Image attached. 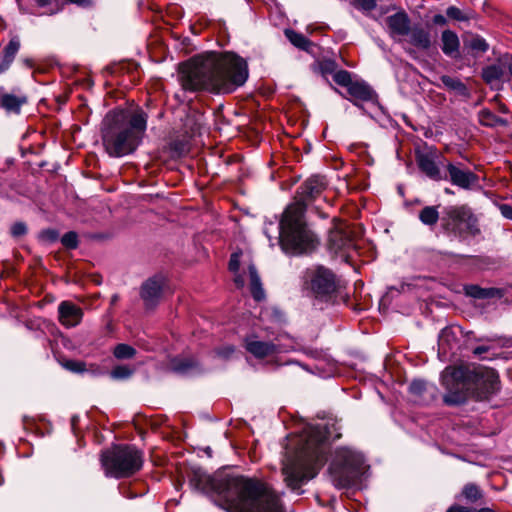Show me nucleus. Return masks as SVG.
<instances>
[{
  "mask_svg": "<svg viewBox=\"0 0 512 512\" xmlns=\"http://www.w3.org/2000/svg\"><path fill=\"white\" fill-rule=\"evenodd\" d=\"M190 486L210 494L227 512H283L278 495L264 482L243 475L211 477L201 468L189 475Z\"/></svg>",
  "mask_w": 512,
  "mask_h": 512,
  "instance_id": "nucleus-1",
  "label": "nucleus"
},
{
  "mask_svg": "<svg viewBox=\"0 0 512 512\" xmlns=\"http://www.w3.org/2000/svg\"><path fill=\"white\" fill-rule=\"evenodd\" d=\"M248 76V64L239 55L233 52L211 53L183 65L179 81L185 91L228 94L243 86Z\"/></svg>",
  "mask_w": 512,
  "mask_h": 512,
  "instance_id": "nucleus-2",
  "label": "nucleus"
},
{
  "mask_svg": "<svg viewBox=\"0 0 512 512\" xmlns=\"http://www.w3.org/2000/svg\"><path fill=\"white\" fill-rule=\"evenodd\" d=\"M337 423L308 424L295 436L296 451L283 461L282 474L286 485L298 491L314 478L325 462V446L341 437Z\"/></svg>",
  "mask_w": 512,
  "mask_h": 512,
  "instance_id": "nucleus-3",
  "label": "nucleus"
},
{
  "mask_svg": "<svg viewBox=\"0 0 512 512\" xmlns=\"http://www.w3.org/2000/svg\"><path fill=\"white\" fill-rule=\"evenodd\" d=\"M441 384L446 390L443 401L450 406L463 404L468 396L490 400L500 390L498 373L485 366H448L441 373Z\"/></svg>",
  "mask_w": 512,
  "mask_h": 512,
  "instance_id": "nucleus-4",
  "label": "nucleus"
},
{
  "mask_svg": "<svg viewBox=\"0 0 512 512\" xmlns=\"http://www.w3.org/2000/svg\"><path fill=\"white\" fill-rule=\"evenodd\" d=\"M147 128V114L143 110H113L102 122V142L111 157L133 153L140 145Z\"/></svg>",
  "mask_w": 512,
  "mask_h": 512,
  "instance_id": "nucleus-5",
  "label": "nucleus"
},
{
  "mask_svg": "<svg viewBox=\"0 0 512 512\" xmlns=\"http://www.w3.org/2000/svg\"><path fill=\"white\" fill-rule=\"evenodd\" d=\"M305 210V204L298 201L289 205L283 213L279 224V242L286 253H306L318 243L316 235L306 225Z\"/></svg>",
  "mask_w": 512,
  "mask_h": 512,
  "instance_id": "nucleus-6",
  "label": "nucleus"
},
{
  "mask_svg": "<svg viewBox=\"0 0 512 512\" xmlns=\"http://www.w3.org/2000/svg\"><path fill=\"white\" fill-rule=\"evenodd\" d=\"M303 291L316 310H325L336 304L339 296V280L332 270L318 265L303 273Z\"/></svg>",
  "mask_w": 512,
  "mask_h": 512,
  "instance_id": "nucleus-7",
  "label": "nucleus"
},
{
  "mask_svg": "<svg viewBox=\"0 0 512 512\" xmlns=\"http://www.w3.org/2000/svg\"><path fill=\"white\" fill-rule=\"evenodd\" d=\"M365 471V459L361 452L346 446L335 449L329 465L335 487L341 489L358 484Z\"/></svg>",
  "mask_w": 512,
  "mask_h": 512,
  "instance_id": "nucleus-8",
  "label": "nucleus"
},
{
  "mask_svg": "<svg viewBox=\"0 0 512 512\" xmlns=\"http://www.w3.org/2000/svg\"><path fill=\"white\" fill-rule=\"evenodd\" d=\"M106 477L121 479L137 473L143 466V453L133 445H114L101 454Z\"/></svg>",
  "mask_w": 512,
  "mask_h": 512,
  "instance_id": "nucleus-9",
  "label": "nucleus"
},
{
  "mask_svg": "<svg viewBox=\"0 0 512 512\" xmlns=\"http://www.w3.org/2000/svg\"><path fill=\"white\" fill-rule=\"evenodd\" d=\"M442 221L447 229L458 236H476L480 233L478 220L467 205L447 207Z\"/></svg>",
  "mask_w": 512,
  "mask_h": 512,
  "instance_id": "nucleus-10",
  "label": "nucleus"
},
{
  "mask_svg": "<svg viewBox=\"0 0 512 512\" xmlns=\"http://www.w3.org/2000/svg\"><path fill=\"white\" fill-rule=\"evenodd\" d=\"M328 248L334 254H341L346 259L352 258L357 245L348 225L338 222L329 232Z\"/></svg>",
  "mask_w": 512,
  "mask_h": 512,
  "instance_id": "nucleus-11",
  "label": "nucleus"
},
{
  "mask_svg": "<svg viewBox=\"0 0 512 512\" xmlns=\"http://www.w3.org/2000/svg\"><path fill=\"white\" fill-rule=\"evenodd\" d=\"M417 165L419 169L430 179L434 181L447 180V174L441 171V166L445 167L446 163L442 160V156L435 149L428 150L417 154Z\"/></svg>",
  "mask_w": 512,
  "mask_h": 512,
  "instance_id": "nucleus-12",
  "label": "nucleus"
},
{
  "mask_svg": "<svg viewBox=\"0 0 512 512\" xmlns=\"http://www.w3.org/2000/svg\"><path fill=\"white\" fill-rule=\"evenodd\" d=\"M445 168L447 180L461 189L470 190L479 182V177L461 162H446Z\"/></svg>",
  "mask_w": 512,
  "mask_h": 512,
  "instance_id": "nucleus-13",
  "label": "nucleus"
},
{
  "mask_svg": "<svg viewBox=\"0 0 512 512\" xmlns=\"http://www.w3.org/2000/svg\"><path fill=\"white\" fill-rule=\"evenodd\" d=\"M164 285L165 278L161 275H155L143 283L141 298L147 308H153L159 303Z\"/></svg>",
  "mask_w": 512,
  "mask_h": 512,
  "instance_id": "nucleus-14",
  "label": "nucleus"
},
{
  "mask_svg": "<svg viewBox=\"0 0 512 512\" xmlns=\"http://www.w3.org/2000/svg\"><path fill=\"white\" fill-rule=\"evenodd\" d=\"M245 349L258 359L274 356L282 352L279 345L271 341H262L255 335L245 338Z\"/></svg>",
  "mask_w": 512,
  "mask_h": 512,
  "instance_id": "nucleus-15",
  "label": "nucleus"
},
{
  "mask_svg": "<svg viewBox=\"0 0 512 512\" xmlns=\"http://www.w3.org/2000/svg\"><path fill=\"white\" fill-rule=\"evenodd\" d=\"M83 318V310L70 301H62L58 305V320L66 328L78 326Z\"/></svg>",
  "mask_w": 512,
  "mask_h": 512,
  "instance_id": "nucleus-16",
  "label": "nucleus"
},
{
  "mask_svg": "<svg viewBox=\"0 0 512 512\" xmlns=\"http://www.w3.org/2000/svg\"><path fill=\"white\" fill-rule=\"evenodd\" d=\"M347 92L351 96L353 104L359 108H362L360 102H373L376 99L374 90L363 81H353Z\"/></svg>",
  "mask_w": 512,
  "mask_h": 512,
  "instance_id": "nucleus-17",
  "label": "nucleus"
},
{
  "mask_svg": "<svg viewBox=\"0 0 512 512\" xmlns=\"http://www.w3.org/2000/svg\"><path fill=\"white\" fill-rule=\"evenodd\" d=\"M391 36H406L410 31V18L404 11L397 12L386 18Z\"/></svg>",
  "mask_w": 512,
  "mask_h": 512,
  "instance_id": "nucleus-18",
  "label": "nucleus"
},
{
  "mask_svg": "<svg viewBox=\"0 0 512 512\" xmlns=\"http://www.w3.org/2000/svg\"><path fill=\"white\" fill-rule=\"evenodd\" d=\"M441 50L451 58H457L460 51V40L458 35L450 30H444L441 33Z\"/></svg>",
  "mask_w": 512,
  "mask_h": 512,
  "instance_id": "nucleus-19",
  "label": "nucleus"
},
{
  "mask_svg": "<svg viewBox=\"0 0 512 512\" xmlns=\"http://www.w3.org/2000/svg\"><path fill=\"white\" fill-rule=\"evenodd\" d=\"M27 102L26 95L3 92L0 93V105L9 113L18 114L21 106Z\"/></svg>",
  "mask_w": 512,
  "mask_h": 512,
  "instance_id": "nucleus-20",
  "label": "nucleus"
},
{
  "mask_svg": "<svg viewBox=\"0 0 512 512\" xmlns=\"http://www.w3.org/2000/svg\"><path fill=\"white\" fill-rule=\"evenodd\" d=\"M409 42L422 50H428L431 47L432 40L430 33L422 27L416 26L409 31Z\"/></svg>",
  "mask_w": 512,
  "mask_h": 512,
  "instance_id": "nucleus-21",
  "label": "nucleus"
},
{
  "mask_svg": "<svg viewBox=\"0 0 512 512\" xmlns=\"http://www.w3.org/2000/svg\"><path fill=\"white\" fill-rule=\"evenodd\" d=\"M249 278H250V290L253 298L256 301H261L265 298V292L262 288L261 279L258 275L256 267L253 264L248 266Z\"/></svg>",
  "mask_w": 512,
  "mask_h": 512,
  "instance_id": "nucleus-22",
  "label": "nucleus"
},
{
  "mask_svg": "<svg viewBox=\"0 0 512 512\" xmlns=\"http://www.w3.org/2000/svg\"><path fill=\"white\" fill-rule=\"evenodd\" d=\"M482 75L487 83L499 81L505 76V64L501 60L499 64L487 66L483 69Z\"/></svg>",
  "mask_w": 512,
  "mask_h": 512,
  "instance_id": "nucleus-23",
  "label": "nucleus"
},
{
  "mask_svg": "<svg viewBox=\"0 0 512 512\" xmlns=\"http://www.w3.org/2000/svg\"><path fill=\"white\" fill-rule=\"evenodd\" d=\"M323 182L317 177L309 178L301 186L302 194L305 198H313L318 195L323 189Z\"/></svg>",
  "mask_w": 512,
  "mask_h": 512,
  "instance_id": "nucleus-24",
  "label": "nucleus"
},
{
  "mask_svg": "<svg viewBox=\"0 0 512 512\" xmlns=\"http://www.w3.org/2000/svg\"><path fill=\"white\" fill-rule=\"evenodd\" d=\"M285 36L295 47L301 50L308 51L312 46V42L307 37L292 29H286Z\"/></svg>",
  "mask_w": 512,
  "mask_h": 512,
  "instance_id": "nucleus-25",
  "label": "nucleus"
},
{
  "mask_svg": "<svg viewBox=\"0 0 512 512\" xmlns=\"http://www.w3.org/2000/svg\"><path fill=\"white\" fill-rule=\"evenodd\" d=\"M466 295L476 299H487L495 295L494 288H481L478 285H467L464 288Z\"/></svg>",
  "mask_w": 512,
  "mask_h": 512,
  "instance_id": "nucleus-26",
  "label": "nucleus"
},
{
  "mask_svg": "<svg viewBox=\"0 0 512 512\" xmlns=\"http://www.w3.org/2000/svg\"><path fill=\"white\" fill-rule=\"evenodd\" d=\"M419 219L426 226H434L439 220V212L437 207H424L419 213Z\"/></svg>",
  "mask_w": 512,
  "mask_h": 512,
  "instance_id": "nucleus-27",
  "label": "nucleus"
},
{
  "mask_svg": "<svg viewBox=\"0 0 512 512\" xmlns=\"http://www.w3.org/2000/svg\"><path fill=\"white\" fill-rule=\"evenodd\" d=\"M441 82L443 83V85L446 88L456 91L460 95L465 96L468 93L466 85L458 78H453L448 75H443L441 77Z\"/></svg>",
  "mask_w": 512,
  "mask_h": 512,
  "instance_id": "nucleus-28",
  "label": "nucleus"
},
{
  "mask_svg": "<svg viewBox=\"0 0 512 512\" xmlns=\"http://www.w3.org/2000/svg\"><path fill=\"white\" fill-rule=\"evenodd\" d=\"M172 368L180 374H190L197 369V363L192 359H176L173 361Z\"/></svg>",
  "mask_w": 512,
  "mask_h": 512,
  "instance_id": "nucleus-29",
  "label": "nucleus"
},
{
  "mask_svg": "<svg viewBox=\"0 0 512 512\" xmlns=\"http://www.w3.org/2000/svg\"><path fill=\"white\" fill-rule=\"evenodd\" d=\"M479 121L483 126L494 127L502 124L504 121L487 109H483L478 114Z\"/></svg>",
  "mask_w": 512,
  "mask_h": 512,
  "instance_id": "nucleus-30",
  "label": "nucleus"
},
{
  "mask_svg": "<svg viewBox=\"0 0 512 512\" xmlns=\"http://www.w3.org/2000/svg\"><path fill=\"white\" fill-rule=\"evenodd\" d=\"M113 354L120 360L131 359L135 356L136 350L128 344L121 343L115 346Z\"/></svg>",
  "mask_w": 512,
  "mask_h": 512,
  "instance_id": "nucleus-31",
  "label": "nucleus"
},
{
  "mask_svg": "<svg viewBox=\"0 0 512 512\" xmlns=\"http://www.w3.org/2000/svg\"><path fill=\"white\" fill-rule=\"evenodd\" d=\"M467 45L472 51L480 53H485L489 49V44L479 35L473 36Z\"/></svg>",
  "mask_w": 512,
  "mask_h": 512,
  "instance_id": "nucleus-32",
  "label": "nucleus"
},
{
  "mask_svg": "<svg viewBox=\"0 0 512 512\" xmlns=\"http://www.w3.org/2000/svg\"><path fill=\"white\" fill-rule=\"evenodd\" d=\"M133 373V368L127 365H118L112 369L110 376L115 380H123L129 378Z\"/></svg>",
  "mask_w": 512,
  "mask_h": 512,
  "instance_id": "nucleus-33",
  "label": "nucleus"
},
{
  "mask_svg": "<svg viewBox=\"0 0 512 512\" xmlns=\"http://www.w3.org/2000/svg\"><path fill=\"white\" fill-rule=\"evenodd\" d=\"M462 494L470 502H476L482 497L481 490L474 484H467L463 488Z\"/></svg>",
  "mask_w": 512,
  "mask_h": 512,
  "instance_id": "nucleus-34",
  "label": "nucleus"
},
{
  "mask_svg": "<svg viewBox=\"0 0 512 512\" xmlns=\"http://www.w3.org/2000/svg\"><path fill=\"white\" fill-rule=\"evenodd\" d=\"M20 48V42L18 38H12L8 45L3 50V56H5L6 59L13 62L17 52Z\"/></svg>",
  "mask_w": 512,
  "mask_h": 512,
  "instance_id": "nucleus-35",
  "label": "nucleus"
},
{
  "mask_svg": "<svg viewBox=\"0 0 512 512\" xmlns=\"http://www.w3.org/2000/svg\"><path fill=\"white\" fill-rule=\"evenodd\" d=\"M333 80L340 86L347 89L352 84L351 74L346 70H338L333 75Z\"/></svg>",
  "mask_w": 512,
  "mask_h": 512,
  "instance_id": "nucleus-36",
  "label": "nucleus"
},
{
  "mask_svg": "<svg viewBox=\"0 0 512 512\" xmlns=\"http://www.w3.org/2000/svg\"><path fill=\"white\" fill-rule=\"evenodd\" d=\"M61 243L68 249H75L78 246V236L73 231L67 232L62 236Z\"/></svg>",
  "mask_w": 512,
  "mask_h": 512,
  "instance_id": "nucleus-37",
  "label": "nucleus"
},
{
  "mask_svg": "<svg viewBox=\"0 0 512 512\" xmlns=\"http://www.w3.org/2000/svg\"><path fill=\"white\" fill-rule=\"evenodd\" d=\"M446 14L448 17L458 20V21H468L469 16L465 15L458 7L450 6L446 10Z\"/></svg>",
  "mask_w": 512,
  "mask_h": 512,
  "instance_id": "nucleus-38",
  "label": "nucleus"
},
{
  "mask_svg": "<svg viewBox=\"0 0 512 512\" xmlns=\"http://www.w3.org/2000/svg\"><path fill=\"white\" fill-rule=\"evenodd\" d=\"M63 367L67 370L75 373H81L85 371V364L81 361L67 360L63 363Z\"/></svg>",
  "mask_w": 512,
  "mask_h": 512,
  "instance_id": "nucleus-39",
  "label": "nucleus"
},
{
  "mask_svg": "<svg viewBox=\"0 0 512 512\" xmlns=\"http://www.w3.org/2000/svg\"><path fill=\"white\" fill-rule=\"evenodd\" d=\"M426 389V382L423 380H414L410 386L409 390L412 394L420 396Z\"/></svg>",
  "mask_w": 512,
  "mask_h": 512,
  "instance_id": "nucleus-40",
  "label": "nucleus"
},
{
  "mask_svg": "<svg viewBox=\"0 0 512 512\" xmlns=\"http://www.w3.org/2000/svg\"><path fill=\"white\" fill-rule=\"evenodd\" d=\"M320 70L323 75L333 74L336 72V63L331 60L320 63Z\"/></svg>",
  "mask_w": 512,
  "mask_h": 512,
  "instance_id": "nucleus-41",
  "label": "nucleus"
},
{
  "mask_svg": "<svg viewBox=\"0 0 512 512\" xmlns=\"http://www.w3.org/2000/svg\"><path fill=\"white\" fill-rule=\"evenodd\" d=\"M27 232V227L23 222L14 223L11 226V234L13 237H21Z\"/></svg>",
  "mask_w": 512,
  "mask_h": 512,
  "instance_id": "nucleus-42",
  "label": "nucleus"
},
{
  "mask_svg": "<svg viewBox=\"0 0 512 512\" xmlns=\"http://www.w3.org/2000/svg\"><path fill=\"white\" fill-rule=\"evenodd\" d=\"M356 5L366 11H371L376 7L375 0H355Z\"/></svg>",
  "mask_w": 512,
  "mask_h": 512,
  "instance_id": "nucleus-43",
  "label": "nucleus"
},
{
  "mask_svg": "<svg viewBox=\"0 0 512 512\" xmlns=\"http://www.w3.org/2000/svg\"><path fill=\"white\" fill-rule=\"evenodd\" d=\"M240 266V254L239 253H233L231 255L230 261H229V270L231 272L236 273L239 270Z\"/></svg>",
  "mask_w": 512,
  "mask_h": 512,
  "instance_id": "nucleus-44",
  "label": "nucleus"
},
{
  "mask_svg": "<svg viewBox=\"0 0 512 512\" xmlns=\"http://www.w3.org/2000/svg\"><path fill=\"white\" fill-rule=\"evenodd\" d=\"M234 347L231 345L224 346L216 351L219 357L228 359L234 353Z\"/></svg>",
  "mask_w": 512,
  "mask_h": 512,
  "instance_id": "nucleus-45",
  "label": "nucleus"
},
{
  "mask_svg": "<svg viewBox=\"0 0 512 512\" xmlns=\"http://www.w3.org/2000/svg\"><path fill=\"white\" fill-rule=\"evenodd\" d=\"M499 210L505 218L512 220V206L511 205L501 204L499 206Z\"/></svg>",
  "mask_w": 512,
  "mask_h": 512,
  "instance_id": "nucleus-46",
  "label": "nucleus"
},
{
  "mask_svg": "<svg viewBox=\"0 0 512 512\" xmlns=\"http://www.w3.org/2000/svg\"><path fill=\"white\" fill-rule=\"evenodd\" d=\"M41 236L50 242H54L58 238V233L55 230H46L42 232Z\"/></svg>",
  "mask_w": 512,
  "mask_h": 512,
  "instance_id": "nucleus-47",
  "label": "nucleus"
},
{
  "mask_svg": "<svg viewBox=\"0 0 512 512\" xmlns=\"http://www.w3.org/2000/svg\"><path fill=\"white\" fill-rule=\"evenodd\" d=\"M432 20L435 25L443 26V25H446V23H447V19L442 14L434 15Z\"/></svg>",
  "mask_w": 512,
  "mask_h": 512,
  "instance_id": "nucleus-48",
  "label": "nucleus"
},
{
  "mask_svg": "<svg viewBox=\"0 0 512 512\" xmlns=\"http://www.w3.org/2000/svg\"><path fill=\"white\" fill-rule=\"evenodd\" d=\"M12 61L5 58V56L0 59V74L4 73L10 67Z\"/></svg>",
  "mask_w": 512,
  "mask_h": 512,
  "instance_id": "nucleus-49",
  "label": "nucleus"
},
{
  "mask_svg": "<svg viewBox=\"0 0 512 512\" xmlns=\"http://www.w3.org/2000/svg\"><path fill=\"white\" fill-rule=\"evenodd\" d=\"M502 61L505 64V72L508 70L512 76V56H505Z\"/></svg>",
  "mask_w": 512,
  "mask_h": 512,
  "instance_id": "nucleus-50",
  "label": "nucleus"
},
{
  "mask_svg": "<svg viewBox=\"0 0 512 512\" xmlns=\"http://www.w3.org/2000/svg\"><path fill=\"white\" fill-rule=\"evenodd\" d=\"M450 332L447 329H444L439 337V346L444 349V342L448 340Z\"/></svg>",
  "mask_w": 512,
  "mask_h": 512,
  "instance_id": "nucleus-51",
  "label": "nucleus"
},
{
  "mask_svg": "<svg viewBox=\"0 0 512 512\" xmlns=\"http://www.w3.org/2000/svg\"><path fill=\"white\" fill-rule=\"evenodd\" d=\"M446 512H471L470 508L454 505L450 507Z\"/></svg>",
  "mask_w": 512,
  "mask_h": 512,
  "instance_id": "nucleus-52",
  "label": "nucleus"
},
{
  "mask_svg": "<svg viewBox=\"0 0 512 512\" xmlns=\"http://www.w3.org/2000/svg\"><path fill=\"white\" fill-rule=\"evenodd\" d=\"M234 282L238 288H242L245 285V278L243 277V275L238 274L235 276Z\"/></svg>",
  "mask_w": 512,
  "mask_h": 512,
  "instance_id": "nucleus-53",
  "label": "nucleus"
},
{
  "mask_svg": "<svg viewBox=\"0 0 512 512\" xmlns=\"http://www.w3.org/2000/svg\"><path fill=\"white\" fill-rule=\"evenodd\" d=\"M487 351H488V347H486V346H478V347L474 348L473 354L475 356H481L483 353H485Z\"/></svg>",
  "mask_w": 512,
  "mask_h": 512,
  "instance_id": "nucleus-54",
  "label": "nucleus"
},
{
  "mask_svg": "<svg viewBox=\"0 0 512 512\" xmlns=\"http://www.w3.org/2000/svg\"><path fill=\"white\" fill-rule=\"evenodd\" d=\"M471 512H496V511L493 510L492 508L485 507V508H481V509H471Z\"/></svg>",
  "mask_w": 512,
  "mask_h": 512,
  "instance_id": "nucleus-55",
  "label": "nucleus"
},
{
  "mask_svg": "<svg viewBox=\"0 0 512 512\" xmlns=\"http://www.w3.org/2000/svg\"><path fill=\"white\" fill-rule=\"evenodd\" d=\"M70 2L81 5V6H86L89 4V0H70Z\"/></svg>",
  "mask_w": 512,
  "mask_h": 512,
  "instance_id": "nucleus-56",
  "label": "nucleus"
},
{
  "mask_svg": "<svg viewBox=\"0 0 512 512\" xmlns=\"http://www.w3.org/2000/svg\"><path fill=\"white\" fill-rule=\"evenodd\" d=\"M37 2L39 5L44 6V5L48 4L49 0H37Z\"/></svg>",
  "mask_w": 512,
  "mask_h": 512,
  "instance_id": "nucleus-57",
  "label": "nucleus"
},
{
  "mask_svg": "<svg viewBox=\"0 0 512 512\" xmlns=\"http://www.w3.org/2000/svg\"><path fill=\"white\" fill-rule=\"evenodd\" d=\"M444 192L446 194H454V192L451 189H449V188H445Z\"/></svg>",
  "mask_w": 512,
  "mask_h": 512,
  "instance_id": "nucleus-58",
  "label": "nucleus"
},
{
  "mask_svg": "<svg viewBox=\"0 0 512 512\" xmlns=\"http://www.w3.org/2000/svg\"><path fill=\"white\" fill-rule=\"evenodd\" d=\"M76 421H77V417H73V418H72V426H73V427H74V425H75Z\"/></svg>",
  "mask_w": 512,
  "mask_h": 512,
  "instance_id": "nucleus-59",
  "label": "nucleus"
},
{
  "mask_svg": "<svg viewBox=\"0 0 512 512\" xmlns=\"http://www.w3.org/2000/svg\"><path fill=\"white\" fill-rule=\"evenodd\" d=\"M116 300H117V296H114V297H113V299H112V301L114 302V301H116Z\"/></svg>",
  "mask_w": 512,
  "mask_h": 512,
  "instance_id": "nucleus-60",
  "label": "nucleus"
},
{
  "mask_svg": "<svg viewBox=\"0 0 512 512\" xmlns=\"http://www.w3.org/2000/svg\"><path fill=\"white\" fill-rule=\"evenodd\" d=\"M2 482H3V479L1 478V479H0V485L2 484Z\"/></svg>",
  "mask_w": 512,
  "mask_h": 512,
  "instance_id": "nucleus-61",
  "label": "nucleus"
}]
</instances>
